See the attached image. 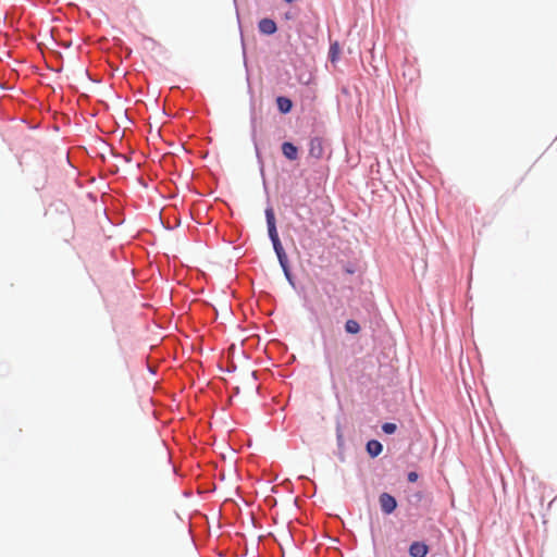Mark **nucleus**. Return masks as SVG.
Masks as SVG:
<instances>
[{"instance_id": "f257e3e1", "label": "nucleus", "mask_w": 557, "mask_h": 557, "mask_svg": "<svg viewBox=\"0 0 557 557\" xmlns=\"http://www.w3.org/2000/svg\"><path fill=\"white\" fill-rule=\"evenodd\" d=\"M379 500H380L381 509L384 513L389 515L396 509V506H397L396 499L391 494H387V493L381 494Z\"/></svg>"}, {"instance_id": "f03ea898", "label": "nucleus", "mask_w": 557, "mask_h": 557, "mask_svg": "<svg viewBox=\"0 0 557 557\" xmlns=\"http://www.w3.org/2000/svg\"><path fill=\"white\" fill-rule=\"evenodd\" d=\"M265 218H267L268 232H269V236H270L271 242L275 240V239H278L280 237H278V234H277V231H276L275 215H274V212H273L272 208H268L265 210Z\"/></svg>"}, {"instance_id": "7ed1b4c3", "label": "nucleus", "mask_w": 557, "mask_h": 557, "mask_svg": "<svg viewBox=\"0 0 557 557\" xmlns=\"http://www.w3.org/2000/svg\"><path fill=\"white\" fill-rule=\"evenodd\" d=\"M429 553V546L423 542H413L409 547L411 557H425Z\"/></svg>"}, {"instance_id": "20e7f679", "label": "nucleus", "mask_w": 557, "mask_h": 557, "mask_svg": "<svg viewBox=\"0 0 557 557\" xmlns=\"http://www.w3.org/2000/svg\"><path fill=\"white\" fill-rule=\"evenodd\" d=\"M258 28L264 35H272L277 30L276 23L271 18H262L258 24Z\"/></svg>"}, {"instance_id": "39448f33", "label": "nucleus", "mask_w": 557, "mask_h": 557, "mask_svg": "<svg viewBox=\"0 0 557 557\" xmlns=\"http://www.w3.org/2000/svg\"><path fill=\"white\" fill-rule=\"evenodd\" d=\"M309 154L315 159H320L323 156V146L319 138H313L310 141Z\"/></svg>"}, {"instance_id": "423d86ee", "label": "nucleus", "mask_w": 557, "mask_h": 557, "mask_svg": "<svg viewBox=\"0 0 557 557\" xmlns=\"http://www.w3.org/2000/svg\"><path fill=\"white\" fill-rule=\"evenodd\" d=\"M282 152L288 160H296L298 158V149L292 143H284L282 145Z\"/></svg>"}, {"instance_id": "0eeeda50", "label": "nucleus", "mask_w": 557, "mask_h": 557, "mask_svg": "<svg viewBox=\"0 0 557 557\" xmlns=\"http://www.w3.org/2000/svg\"><path fill=\"white\" fill-rule=\"evenodd\" d=\"M277 256V259H278V262L284 271V274L286 276V278L292 282V274H290V271H289V265H288V258H287V255L284 251H281L280 253H276Z\"/></svg>"}, {"instance_id": "6e6552de", "label": "nucleus", "mask_w": 557, "mask_h": 557, "mask_svg": "<svg viewBox=\"0 0 557 557\" xmlns=\"http://www.w3.org/2000/svg\"><path fill=\"white\" fill-rule=\"evenodd\" d=\"M383 450L382 444L376 440L367 443V451L371 457H377Z\"/></svg>"}, {"instance_id": "1a4fd4ad", "label": "nucleus", "mask_w": 557, "mask_h": 557, "mask_svg": "<svg viewBox=\"0 0 557 557\" xmlns=\"http://www.w3.org/2000/svg\"><path fill=\"white\" fill-rule=\"evenodd\" d=\"M277 108L282 113H288L292 110L293 103L286 97H278L276 99Z\"/></svg>"}, {"instance_id": "9d476101", "label": "nucleus", "mask_w": 557, "mask_h": 557, "mask_svg": "<svg viewBox=\"0 0 557 557\" xmlns=\"http://www.w3.org/2000/svg\"><path fill=\"white\" fill-rule=\"evenodd\" d=\"M345 331L349 334H358L360 332V325L356 320L349 319L345 323Z\"/></svg>"}, {"instance_id": "9b49d317", "label": "nucleus", "mask_w": 557, "mask_h": 557, "mask_svg": "<svg viewBox=\"0 0 557 557\" xmlns=\"http://www.w3.org/2000/svg\"><path fill=\"white\" fill-rule=\"evenodd\" d=\"M339 52H341V48H339L338 42H336V41L333 42L331 45L330 51H329L330 60L332 63H334L338 59Z\"/></svg>"}, {"instance_id": "f8f14e48", "label": "nucleus", "mask_w": 557, "mask_h": 557, "mask_svg": "<svg viewBox=\"0 0 557 557\" xmlns=\"http://www.w3.org/2000/svg\"><path fill=\"white\" fill-rule=\"evenodd\" d=\"M382 430L386 434H393L397 430V425L395 423L386 422L382 425Z\"/></svg>"}, {"instance_id": "ddd939ff", "label": "nucleus", "mask_w": 557, "mask_h": 557, "mask_svg": "<svg viewBox=\"0 0 557 557\" xmlns=\"http://www.w3.org/2000/svg\"><path fill=\"white\" fill-rule=\"evenodd\" d=\"M272 244H273V248H274L275 253H280L281 251H284V248H283V246L281 244L280 238L275 239V240H272Z\"/></svg>"}, {"instance_id": "4468645a", "label": "nucleus", "mask_w": 557, "mask_h": 557, "mask_svg": "<svg viewBox=\"0 0 557 557\" xmlns=\"http://www.w3.org/2000/svg\"><path fill=\"white\" fill-rule=\"evenodd\" d=\"M418 480V473L417 472H409L408 473V481L413 483Z\"/></svg>"}]
</instances>
